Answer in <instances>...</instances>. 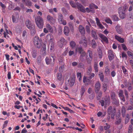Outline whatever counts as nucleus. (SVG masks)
Returning a JSON list of instances; mask_svg holds the SVG:
<instances>
[{
	"mask_svg": "<svg viewBox=\"0 0 133 133\" xmlns=\"http://www.w3.org/2000/svg\"><path fill=\"white\" fill-rule=\"evenodd\" d=\"M47 21L51 24H54L55 23L56 20L52 17L49 15H48L46 17Z\"/></svg>",
	"mask_w": 133,
	"mask_h": 133,
	"instance_id": "obj_9",
	"label": "nucleus"
},
{
	"mask_svg": "<svg viewBox=\"0 0 133 133\" xmlns=\"http://www.w3.org/2000/svg\"><path fill=\"white\" fill-rule=\"evenodd\" d=\"M79 43L84 45V47H86L87 46V42L86 38L85 37L84 38H82L79 42Z\"/></svg>",
	"mask_w": 133,
	"mask_h": 133,
	"instance_id": "obj_13",
	"label": "nucleus"
},
{
	"mask_svg": "<svg viewBox=\"0 0 133 133\" xmlns=\"http://www.w3.org/2000/svg\"><path fill=\"white\" fill-rule=\"evenodd\" d=\"M84 66V64L82 63H79L78 65V68H83Z\"/></svg>",
	"mask_w": 133,
	"mask_h": 133,
	"instance_id": "obj_62",
	"label": "nucleus"
},
{
	"mask_svg": "<svg viewBox=\"0 0 133 133\" xmlns=\"http://www.w3.org/2000/svg\"><path fill=\"white\" fill-rule=\"evenodd\" d=\"M32 55L33 58H35L36 56L37 53L35 50L33 51L32 52Z\"/></svg>",
	"mask_w": 133,
	"mask_h": 133,
	"instance_id": "obj_51",
	"label": "nucleus"
},
{
	"mask_svg": "<svg viewBox=\"0 0 133 133\" xmlns=\"http://www.w3.org/2000/svg\"><path fill=\"white\" fill-rule=\"evenodd\" d=\"M111 17L114 21H117L119 20V18L116 15H112L111 16Z\"/></svg>",
	"mask_w": 133,
	"mask_h": 133,
	"instance_id": "obj_30",
	"label": "nucleus"
},
{
	"mask_svg": "<svg viewBox=\"0 0 133 133\" xmlns=\"http://www.w3.org/2000/svg\"><path fill=\"white\" fill-rule=\"evenodd\" d=\"M105 71L107 75L110 74V69L108 67H106L105 68Z\"/></svg>",
	"mask_w": 133,
	"mask_h": 133,
	"instance_id": "obj_43",
	"label": "nucleus"
},
{
	"mask_svg": "<svg viewBox=\"0 0 133 133\" xmlns=\"http://www.w3.org/2000/svg\"><path fill=\"white\" fill-rule=\"evenodd\" d=\"M116 119L117 120L116 122V124H120L121 122V118H119V119Z\"/></svg>",
	"mask_w": 133,
	"mask_h": 133,
	"instance_id": "obj_58",
	"label": "nucleus"
},
{
	"mask_svg": "<svg viewBox=\"0 0 133 133\" xmlns=\"http://www.w3.org/2000/svg\"><path fill=\"white\" fill-rule=\"evenodd\" d=\"M101 87V84L99 82H97L95 85V91L96 93H97Z\"/></svg>",
	"mask_w": 133,
	"mask_h": 133,
	"instance_id": "obj_14",
	"label": "nucleus"
},
{
	"mask_svg": "<svg viewBox=\"0 0 133 133\" xmlns=\"http://www.w3.org/2000/svg\"><path fill=\"white\" fill-rule=\"evenodd\" d=\"M91 80L89 77L84 76L83 78V82L87 84H89L91 82Z\"/></svg>",
	"mask_w": 133,
	"mask_h": 133,
	"instance_id": "obj_11",
	"label": "nucleus"
},
{
	"mask_svg": "<svg viewBox=\"0 0 133 133\" xmlns=\"http://www.w3.org/2000/svg\"><path fill=\"white\" fill-rule=\"evenodd\" d=\"M46 27L50 32L51 33L53 32V29L49 23H48L46 24Z\"/></svg>",
	"mask_w": 133,
	"mask_h": 133,
	"instance_id": "obj_27",
	"label": "nucleus"
},
{
	"mask_svg": "<svg viewBox=\"0 0 133 133\" xmlns=\"http://www.w3.org/2000/svg\"><path fill=\"white\" fill-rule=\"evenodd\" d=\"M25 24L26 27L30 30L32 34L35 33V27L34 24L29 20H27L25 22Z\"/></svg>",
	"mask_w": 133,
	"mask_h": 133,
	"instance_id": "obj_1",
	"label": "nucleus"
},
{
	"mask_svg": "<svg viewBox=\"0 0 133 133\" xmlns=\"http://www.w3.org/2000/svg\"><path fill=\"white\" fill-rule=\"evenodd\" d=\"M99 37L101 39V42L103 43L104 42L107 43H109V41L107 37L105 36L103 34L100 33L98 34Z\"/></svg>",
	"mask_w": 133,
	"mask_h": 133,
	"instance_id": "obj_8",
	"label": "nucleus"
},
{
	"mask_svg": "<svg viewBox=\"0 0 133 133\" xmlns=\"http://www.w3.org/2000/svg\"><path fill=\"white\" fill-rule=\"evenodd\" d=\"M58 20L59 22L62 21V20L63 19V15L61 13H59L58 15Z\"/></svg>",
	"mask_w": 133,
	"mask_h": 133,
	"instance_id": "obj_42",
	"label": "nucleus"
},
{
	"mask_svg": "<svg viewBox=\"0 0 133 133\" xmlns=\"http://www.w3.org/2000/svg\"><path fill=\"white\" fill-rule=\"evenodd\" d=\"M126 110L125 107L124 106L122 107L121 109V113L122 116L123 117H125V115Z\"/></svg>",
	"mask_w": 133,
	"mask_h": 133,
	"instance_id": "obj_34",
	"label": "nucleus"
},
{
	"mask_svg": "<svg viewBox=\"0 0 133 133\" xmlns=\"http://www.w3.org/2000/svg\"><path fill=\"white\" fill-rule=\"evenodd\" d=\"M76 43L75 41H72L70 43V46L72 48H74L76 46Z\"/></svg>",
	"mask_w": 133,
	"mask_h": 133,
	"instance_id": "obj_36",
	"label": "nucleus"
},
{
	"mask_svg": "<svg viewBox=\"0 0 133 133\" xmlns=\"http://www.w3.org/2000/svg\"><path fill=\"white\" fill-rule=\"evenodd\" d=\"M45 61L46 64L47 65L51 63L52 62V60L50 58H49L48 57H46L45 58Z\"/></svg>",
	"mask_w": 133,
	"mask_h": 133,
	"instance_id": "obj_31",
	"label": "nucleus"
},
{
	"mask_svg": "<svg viewBox=\"0 0 133 133\" xmlns=\"http://www.w3.org/2000/svg\"><path fill=\"white\" fill-rule=\"evenodd\" d=\"M127 8V6H126L119 7L118 9V13L121 11V12H125V11Z\"/></svg>",
	"mask_w": 133,
	"mask_h": 133,
	"instance_id": "obj_23",
	"label": "nucleus"
},
{
	"mask_svg": "<svg viewBox=\"0 0 133 133\" xmlns=\"http://www.w3.org/2000/svg\"><path fill=\"white\" fill-rule=\"evenodd\" d=\"M108 57L109 60L110 61H112L114 58V53L113 51L111 50H109L108 51Z\"/></svg>",
	"mask_w": 133,
	"mask_h": 133,
	"instance_id": "obj_10",
	"label": "nucleus"
},
{
	"mask_svg": "<svg viewBox=\"0 0 133 133\" xmlns=\"http://www.w3.org/2000/svg\"><path fill=\"white\" fill-rule=\"evenodd\" d=\"M133 127L131 125H129L128 132V133H131L132 131Z\"/></svg>",
	"mask_w": 133,
	"mask_h": 133,
	"instance_id": "obj_47",
	"label": "nucleus"
},
{
	"mask_svg": "<svg viewBox=\"0 0 133 133\" xmlns=\"http://www.w3.org/2000/svg\"><path fill=\"white\" fill-rule=\"evenodd\" d=\"M122 57L123 58H125L127 59V54L125 53V52H123L122 54Z\"/></svg>",
	"mask_w": 133,
	"mask_h": 133,
	"instance_id": "obj_57",
	"label": "nucleus"
},
{
	"mask_svg": "<svg viewBox=\"0 0 133 133\" xmlns=\"http://www.w3.org/2000/svg\"><path fill=\"white\" fill-rule=\"evenodd\" d=\"M85 91V88H84V87L83 86H82L80 89V92L81 96V97L83 96Z\"/></svg>",
	"mask_w": 133,
	"mask_h": 133,
	"instance_id": "obj_32",
	"label": "nucleus"
},
{
	"mask_svg": "<svg viewBox=\"0 0 133 133\" xmlns=\"http://www.w3.org/2000/svg\"><path fill=\"white\" fill-rule=\"evenodd\" d=\"M94 68L95 70V72L97 73L98 71V65L97 63L95 62L94 63Z\"/></svg>",
	"mask_w": 133,
	"mask_h": 133,
	"instance_id": "obj_28",
	"label": "nucleus"
},
{
	"mask_svg": "<svg viewBox=\"0 0 133 133\" xmlns=\"http://www.w3.org/2000/svg\"><path fill=\"white\" fill-rule=\"evenodd\" d=\"M78 29L79 31L81 34L84 35L85 34V31L84 28L82 25H79Z\"/></svg>",
	"mask_w": 133,
	"mask_h": 133,
	"instance_id": "obj_19",
	"label": "nucleus"
},
{
	"mask_svg": "<svg viewBox=\"0 0 133 133\" xmlns=\"http://www.w3.org/2000/svg\"><path fill=\"white\" fill-rule=\"evenodd\" d=\"M102 100L99 101L102 106L103 107L104 105L106 106L107 105H109L110 102V99L107 97V96H105L104 99L102 98Z\"/></svg>",
	"mask_w": 133,
	"mask_h": 133,
	"instance_id": "obj_5",
	"label": "nucleus"
},
{
	"mask_svg": "<svg viewBox=\"0 0 133 133\" xmlns=\"http://www.w3.org/2000/svg\"><path fill=\"white\" fill-rule=\"evenodd\" d=\"M81 54L80 56V59L81 61L82 62L84 60V57H85V58H87L88 56L87 55L86 52L85 51L83 52Z\"/></svg>",
	"mask_w": 133,
	"mask_h": 133,
	"instance_id": "obj_18",
	"label": "nucleus"
},
{
	"mask_svg": "<svg viewBox=\"0 0 133 133\" xmlns=\"http://www.w3.org/2000/svg\"><path fill=\"white\" fill-rule=\"evenodd\" d=\"M121 46L123 49L125 51L127 49V48L126 47V46L124 44H121Z\"/></svg>",
	"mask_w": 133,
	"mask_h": 133,
	"instance_id": "obj_64",
	"label": "nucleus"
},
{
	"mask_svg": "<svg viewBox=\"0 0 133 133\" xmlns=\"http://www.w3.org/2000/svg\"><path fill=\"white\" fill-rule=\"evenodd\" d=\"M98 75L99 76L100 80L102 82H103L104 79V75L101 72H99Z\"/></svg>",
	"mask_w": 133,
	"mask_h": 133,
	"instance_id": "obj_37",
	"label": "nucleus"
},
{
	"mask_svg": "<svg viewBox=\"0 0 133 133\" xmlns=\"http://www.w3.org/2000/svg\"><path fill=\"white\" fill-rule=\"evenodd\" d=\"M129 115L127 114L126 115V116L125 117L124 123L125 124H126L129 122Z\"/></svg>",
	"mask_w": 133,
	"mask_h": 133,
	"instance_id": "obj_39",
	"label": "nucleus"
},
{
	"mask_svg": "<svg viewBox=\"0 0 133 133\" xmlns=\"http://www.w3.org/2000/svg\"><path fill=\"white\" fill-rule=\"evenodd\" d=\"M68 82L70 86L71 87L74 85L75 81L73 78H71L68 80Z\"/></svg>",
	"mask_w": 133,
	"mask_h": 133,
	"instance_id": "obj_22",
	"label": "nucleus"
},
{
	"mask_svg": "<svg viewBox=\"0 0 133 133\" xmlns=\"http://www.w3.org/2000/svg\"><path fill=\"white\" fill-rule=\"evenodd\" d=\"M8 122V120H6L4 122L3 127V129L5 128L7 126Z\"/></svg>",
	"mask_w": 133,
	"mask_h": 133,
	"instance_id": "obj_60",
	"label": "nucleus"
},
{
	"mask_svg": "<svg viewBox=\"0 0 133 133\" xmlns=\"http://www.w3.org/2000/svg\"><path fill=\"white\" fill-rule=\"evenodd\" d=\"M22 1L23 3L25 4V5L28 6H30L32 5V2L30 0H22Z\"/></svg>",
	"mask_w": 133,
	"mask_h": 133,
	"instance_id": "obj_16",
	"label": "nucleus"
},
{
	"mask_svg": "<svg viewBox=\"0 0 133 133\" xmlns=\"http://www.w3.org/2000/svg\"><path fill=\"white\" fill-rule=\"evenodd\" d=\"M59 22L61 24H63L64 25H65L67 23L66 21L64 20L63 19L62 20V21H60Z\"/></svg>",
	"mask_w": 133,
	"mask_h": 133,
	"instance_id": "obj_59",
	"label": "nucleus"
},
{
	"mask_svg": "<svg viewBox=\"0 0 133 133\" xmlns=\"http://www.w3.org/2000/svg\"><path fill=\"white\" fill-rule=\"evenodd\" d=\"M33 41L36 47L39 49L41 48L42 44V41L38 36H35L34 38Z\"/></svg>",
	"mask_w": 133,
	"mask_h": 133,
	"instance_id": "obj_3",
	"label": "nucleus"
},
{
	"mask_svg": "<svg viewBox=\"0 0 133 133\" xmlns=\"http://www.w3.org/2000/svg\"><path fill=\"white\" fill-rule=\"evenodd\" d=\"M63 32L64 34L66 35H68L69 32V30L68 27L66 26H64Z\"/></svg>",
	"mask_w": 133,
	"mask_h": 133,
	"instance_id": "obj_24",
	"label": "nucleus"
},
{
	"mask_svg": "<svg viewBox=\"0 0 133 133\" xmlns=\"http://www.w3.org/2000/svg\"><path fill=\"white\" fill-rule=\"evenodd\" d=\"M64 66L63 64L59 68V71L60 72H62L64 70Z\"/></svg>",
	"mask_w": 133,
	"mask_h": 133,
	"instance_id": "obj_48",
	"label": "nucleus"
},
{
	"mask_svg": "<svg viewBox=\"0 0 133 133\" xmlns=\"http://www.w3.org/2000/svg\"><path fill=\"white\" fill-rule=\"evenodd\" d=\"M97 93H98V95L97 96V100H99L101 98V97L102 92L101 91H99L98 92H98Z\"/></svg>",
	"mask_w": 133,
	"mask_h": 133,
	"instance_id": "obj_46",
	"label": "nucleus"
},
{
	"mask_svg": "<svg viewBox=\"0 0 133 133\" xmlns=\"http://www.w3.org/2000/svg\"><path fill=\"white\" fill-rule=\"evenodd\" d=\"M90 44L92 48L93 49L95 48L97 46V44L95 41L93 39L91 40L90 42Z\"/></svg>",
	"mask_w": 133,
	"mask_h": 133,
	"instance_id": "obj_20",
	"label": "nucleus"
},
{
	"mask_svg": "<svg viewBox=\"0 0 133 133\" xmlns=\"http://www.w3.org/2000/svg\"><path fill=\"white\" fill-rule=\"evenodd\" d=\"M68 25L72 31H74V28L73 23L71 22H70L68 23Z\"/></svg>",
	"mask_w": 133,
	"mask_h": 133,
	"instance_id": "obj_35",
	"label": "nucleus"
},
{
	"mask_svg": "<svg viewBox=\"0 0 133 133\" xmlns=\"http://www.w3.org/2000/svg\"><path fill=\"white\" fill-rule=\"evenodd\" d=\"M91 26L89 25H86V29L87 32L88 33H89L90 32V27Z\"/></svg>",
	"mask_w": 133,
	"mask_h": 133,
	"instance_id": "obj_52",
	"label": "nucleus"
},
{
	"mask_svg": "<svg viewBox=\"0 0 133 133\" xmlns=\"http://www.w3.org/2000/svg\"><path fill=\"white\" fill-rule=\"evenodd\" d=\"M44 46L43 50L42 51V53L43 55H44L46 54V45H44Z\"/></svg>",
	"mask_w": 133,
	"mask_h": 133,
	"instance_id": "obj_56",
	"label": "nucleus"
},
{
	"mask_svg": "<svg viewBox=\"0 0 133 133\" xmlns=\"http://www.w3.org/2000/svg\"><path fill=\"white\" fill-rule=\"evenodd\" d=\"M105 22L108 23L112 24V22L111 20L109 18H107L105 20Z\"/></svg>",
	"mask_w": 133,
	"mask_h": 133,
	"instance_id": "obj_50",
	"label": "nucleus"
},
{
	"mask_svg": "<svg viewBox=\"0 0 133 133\" xmlns=\"http://www.w3.org/2000/svg\"><path fill=\"white\" fill-rule=\"evenodd\" d=\"M115 37L116 39L121 43H123L124 42V40L123 38L116 35L115 36Z\"/></svg>",
	"mask_w": 133,
	"mask_h": 133,
	"instance_id": "obj_29",
	"label": "nucleus"
},
{
	"mask_svg": "<svg viewBox=\"0 0 133 133\" xmlns=\"http://www.w3.org/2000/svg\"><path fill=\"white\" fill-rule=\"evenodd\" d=\"M55 43L54 41H51L49 42V48H50L51 51L53 50L54 48Z\"/></svg>",
	"mask_w": 133,
	"mask_h": 133,
	"instance_id": "obj_26",
	"label": "nucleus"
},
{
	"mask_svg": "<svg viewBox=\"0 0 133 133\" xmlns=\"http://www.w3.org/2000/svg\"><path fill=\"white\" fill-rule=\"evenodd\" d=\"M95 19L97 25L98 26L100 29H103L104 27L100 23L98 18L96 17V18Z\"/></svg>",
	"mask_w": 133,
	"mask_h": 133,
	"instance_id": "obj_21",
	"label": "nucleus"
},
{
	"mask_svg": "<svg viewBox=\"0 0 133 133\" xmlns=\"http://www.w3.org/2000/svg\"><path fill=\"white\" fill-rule=\"evenodd\" d=\"M117 32L119 34H121L122 33V29L120 26L118 25H117L115 28Z\"/></svg>",
	"mask_w": 133,
	"mask_h": 133,
	"instance_id": "obj_25",
	"label": "nucleus"
},
{
	"mask_svg": "<svg viewBox=\"0 0 133 133\" xmlns=\"http://www.w3.org/2000/svg\"><path fill=\"white\" fill-rule=\"evenodd\" d=\"M119 16L120 18L121 19H124L125 18V12H119Z\"/></svg>",
	"mask_w": 133,
	"mask_h": 133,
	"instance_id": "obj_40",
	"label": "nucleus"
},
{
	"mask_svg": "<svg viewBox=\"0 0 133 133\" xmlns=\"http://www.w3.org/2000/svg\"><path fill=\"white\" fill-rule=\"evenodd\" d=\"M92 72V69L90 66H89L88 68V70L87 71V74L89 75Z\"/></svg>",
	"mask_w": 133,
	"mask_h": 133,
	"instance_id": "obj_44",
	"label": "nucleus"
},
{
	"mask_svg": "<svg viewBox=\"0 0 133 133\" xmlns=\"http://www.w3.org/2000/svg\"><path fill=\"white\" fill-rule=\"evenodd\" d=\"M37 63H40L41 61V57L40 55L38 56L37 59Z\"/></svg>",
	"mask_w": 133,
	"mask_h": 133,
	"instance_id": "obj_61",
	"label": "nucleus"
},
{
	"mask_svg": "<svg viewBox=\"0 0 133 133\" xmlns=\"http://www.w3.org/2000/svg\"><path fill=\"white\" fill-rule=\"evenodd\" d=\"M116 111L115 107H114L113 108L112 106H110L108 108V113L109 115H111L112 118L113 119Z\"/></svg>",
	"mask_w": 133,
	"mask_h": 133,
	"instance_id": "obj_4",
	"label": "nucleus"
},
{
	"mask_svg": "<svg viewBox=\"0 0 133 133\" xmlns=\"http://www.w3.org/2000/svg\"><path fill=\"white\" fill-rule=\"evenodd\" d=\"M66 40L63 37H60L59 41L57 42L58 46L60 48H62L66 43Z\"/></svg>",
	"mask_w": 133,
	"mask_h": 133,
	"instance_id": "obj_6",
	"label": "nucleus"
},
{
	"mask_svg": "<svg viewBox=\"0 0 133 133\" xmlns=\"http://www.w3.org/2000/svg\"><path fill=\"white\" fill-rule=\"evenodd\" d=\"M77 9L83 13H85L86 12L85 9L81 4L80 3L77 4Z\"/></svg>",
	"mask_w": 133,
	"mask_h": 133,
	"instance_id": "obj_12",
	"label": "nucleus"
},
{
	"mask_svg": "<svg viewBox=\"0 0 133 133\" xmlns=\"http://www.w3.org/2000/svg\"><path fill=\"white\" fill-rule=\"evenodd\" d=\"M122 69L123 73L124 74H126L127 73L128 71L125 68L124 66H122Z\"/></svg>",
	"mask_w": 133,
	"mask_h": 133,
	"instance_id": "obj_49",
	"label": "nucleus"
},
{
	"mask_svg": "<svg viewBox=\"0 0 133 133\" xmlns=\"http://www.w3.org/2000/svg\"><path fill=\"white\" fill-rule=\"evenodd\" d=\"M127 53L128 56L133 59V54L131 52L129 51H128Z\"/></svg>",
	"mask_w": 133,
	"mask_h": 133,
	"instance_id": "obj_54",
	"label": "nucleus"
},
{
	"mask_svg": "<svg viewBox=\"0 0 133 133\" xmlns=\"http://www.w3.org/2000/svg\"><path fill=\"white\" fill-rule=\"evenodd\" d=\"M46 40L49 42L54 41V37L53 35L50 34L46 36Z\"/></svg>",
	"mask_w": 133,
	"mask_h": 133,
	"instance_id": "obj_17",
	"label": "nucleus"
},
{
	"mask_svg": "<svg viewBox=\"0 0 133 133\" xmlns=\"http://www.w3.org/2000/svg\"><path fill=\"white\" fill-rule=\"evenodd\" d=\"M123 90H120L119 93V97L123 101L125 102V100L124 95H123Z\"/></svg>",
	"mask_w": 133,
	"mask_h": 133,
	"instance_id": "obj_15",
	"label": "nucleus"
},
{
	"mask_svg": "<svg viewBox=\"0 0 133 133\" xmlns=\"http://www.w3.org/2000/svg\"><path fill=\"white\" fill-rule=\"evenodd\" d=\"M108 86L106 84H104L103 85V89L104 92H105L107 89Z\"/></svg>",
	"mask_w": 133,
	"mask_h": 133,
	"instance_id": "obj_55",
	"label": "nucleus"
},
{
	"mask_svg": "<svg viewBox=\"0 0 133 133\" xmlns=\"http://www.w3.org/2000/svg\"><path fill=\"white\" fill-rule=\"evenodd\" d=\"M37 26L39 28H43L44 25L43 20L42 18L39 16H37L35 19Z\"/></svg>",
	"mask_w": 133,
	"mask_h": 133,
	"instance_id": "obj_2",
	"label": "nucleus"
},
{
	"mask_svg": "<svg viewBox=\"0 0 133 133\" xmlns=\"http://www.w3.org/2000/svg\"><path fill=\"white\" fill-rule=\"evenodd\" d=\"M57 79L59 81H61L62 80V74L61 72L57 73Z\"/></svg>",
	"mask_w": 133,
	"mask_h": 133,
	"instance_id": "obj_41",
	"label": "nucleus"
},
{
	"mask_svg": "<svg viewBox=\"0 0 133 133\" xmlns=\"http://www.w3.org/2000/svg\"><path fill=\"white\" fill-rule=\"evenodd\" d=\"M69 3L71 6L75 8H76L77 7V4H76L74 3V2L72 1H71L69 2Z\"/></svg>",
	"mask_w": 133,
	"mask_h": 133,
	"instance_id": "obj_38",
	"label": "nucleus"
},
{
	"mask_svg": "<svg viewBox=\"0 0 133 133\" xmlns=\"http://www.w3.org/2000/svg\"><path fill=\"white\" fill-rule=\"evenodd\" d=\"M95 74L93 73H91L90 75H89V78L91 79L92 78H93L95 76Z\"/></svg>",
	"mask_w": 133,
	"mask_h": 133,
	"instance_id": "obj_63",
	"label": "nucleus"
},
{
	"mask_svg": "<svg viewBox=\"0 0 133 133\" xmlns=\"http://www.w3.org/2000/svg\"><path fill=\"white\" fill-rule=\"evenodd\" d=\"M87 52L89 55V57L92 58L93 55L92 51L90 50L89 49L87 50Z\"/></svg>",
	"mask_w": 133,
	"mask_h": 133,
	"instance_id": "obj_45",
	"label": "nucleus"
},
{
	"mask_svg": "<svg viewBox=\"0 0 133 133\" xmlns=\"http://www.w3.org/2000/svg\"><path fill=\"white\" fill-rule=\"evenodd\" d=\"M78 50L79 53L80 54L84 51L83 49L81 47H79L78 48Z\"/></svg>",
	"mask_w": 133,
	"mask_h": 133,
	"instance_id": "obj_53",
	"label": "nucleus"
},
{
	"mask_svg": "<svg viewBox=\"0 0 133 133\" xmlns=\"http://www.w3.org/2000/svg\"><path fill=\"white\" fill-rule=\"evenodd\" d=\"M91 34L92 37L94 38L95 39H97L96 33L95 31L92 30Z\"/></svg>",
	"mask_w": 133,
	"mask_h": 133,
	"instance_id": "obj_33",
	"label": "nucleus"
},
{
	"mask_svg": "<svg viewBox=\"0 0 133 133\" xmlns=\"http://www.w3.org/2000/svg\"><path fill=\"white\" fill-rule=\"evenodd\" d=\"M111 98L112 100V103L117 106H118L119 105V101L118 99L115 98V94L112 95L111 96Z\"/></svg>",
	"mask_w": 133,
	"mask_h": 133,
	"instance_id": "obj_7",
	"label": "nucleus"
}]
</instances>
